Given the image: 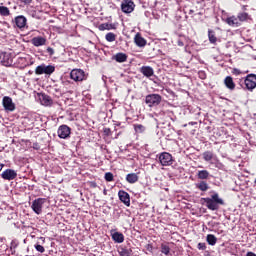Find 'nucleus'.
Masks as SVG:
<instances>
[{
  "label": "nucleus",
  "mask_w": 256,
  "mask_h": 256,
  "mask_svg": "<svg viewBox=\"0 0 256 256\" xmlns=\"http://www.w3.org/2000/svg\"><path fill=\"white\" fill-rule=\"evenodd\" d=\"M202 201H204L205 206L210 211H219V205H225V201H223V198L219 197L217 192H215L210 198H202Z\"/></svg>",
  "instance_id": "nucleus-1"
},
{
  "label": "nucleus",
  "mask_w": 256,
  "mask_h": 256,
  "mask_svg": "<svg viewBox=\"0 0 256 256\" xmlns=\"http://www.w3.org/2000/svg\"><path fill=\"white\" fill-rule=\"evenodd\" d=\"M244 83L245 89L248 91H253L256 88V75L255 74H248L245 79H240V85Z\"/></svg>",
  "instance_id": "nucleus-2"
},
{
  "label": "nucleus",
  "mask_w": 256,
  "mask_h": 256,
  "mask_svg": "<svg viewBox=\"0 0 256 256\" xmlns=\"http://www.w3.org/2000/svg\"><path fill=\"white\" fill-rule=\"evenodd\" d=\"M53 73H55V66L46 65L45 63H42L35 69L36 75H53Z\"/></svg>",
  "instance_id": "nucleus-3"
},
{
  "label": "nucleus",
  "mask_w": 256,
  "mask_h": 256,
  "mask_svg": "<svg viewBox=\"0 0 256 256\" xmlns=\"http://www.w3.org/2000/svg\"><path fill=\"white\" fill-rule=\"evenodd\" d=\"M162 100L163 97L159 94H148L145 97V103L148 107H157L158 105H161Z\"/></svg>",
  "instance_id": "nucleus-4"
},
{
  "label": "nucleus",
  "mask_w": 256,
  "mask_h": 256,
  "mask_svg": "<svg viewBox=\"0 0 256 256\" xmlns=\"http://www.w3.org/2000/svg\"><path fill=\"white\" fill-rule=\"evenodd\" d=\"M158 159L162 167H169L173 165V156L169 152L160 153Z\"/></svg>",
  "instance_id": "nucleus-5"
},
{
  "label": "nucleus",
  "mask_w": 256,
  "mask_h": 256,
  "mask_svg": "<svg viewBox=\"0 0 256 256\" xmlns=\"http://www.w3.org/2000/svg\"><path fill=\"white\" fill-rule=\"evenodd\" d=\"M45 201H47V199L38 198L32 202L31 209L36 215H41L43 213V205H45Z\"/></svg>",
  "instance_id": "nucleus-6"
},
{
  "label": "nucleus",
  "mask_w": 256,
  "mask_h": 256,
  "mask_svg": "<svg viewBox=\"0 0 256 256\" xmlns=\"http://www.w3.org/2000/svg\"><path fill=\"white\" fill-rule=\"evenodd\" d=\"M70 78L73 81L79 82V81H85L86 76H85V71L81 70V69H73L70 72Z\"/></svg>",
  "instance_id": "nucleus-7"
},
{
  "label": "nucleus",
  "mask_w": 256,
  "mask_h": 256,
  "mask_svg": "<svg viewBox=\"0 0 256 256\" xmlns=\"http://www.w3.org/2000/svg\"><path fill=\"white\" fill-rule=\"evenodd\" d=\"M2 105H3L4 109L8 112L15 111V103H13V99L9 96L3 97Z\"/></svg>",
  "instance_id": "nucleus-8"
},
{
  "label": "nucleus",
  "mask_w": 256,
  "mask_h": 256,
  "mask_svg": "<svg viewBox=\"0 0 256 256\" xmlns=\"http://www.w3.org/2000/svg\"><path fill=\"white\" fill-rule=\"evenodd\" d=\"M123 13H133L135 11V3L133 0H124L121 4Z\"/></svg>",
  "instance_id": "nucleus-9"
},
{
  "label": "nucleus",
  "mask_w": 256,
  "mask_h": 256,
  "mask_svg": "<svg viewBox=\"0 0 256 256\" xmlns=\"http://www.w3.org/2000/svg\"><path fill=\"white\" fill-rule=\"evenodd\" d=\"M57 133L60 139H68L71 135V128L67 125H61L59 126Z\"/></svg>",
  "instance_id": "nucleus-10"
},
{
  "label": "nucleus",
  "mask_w": 256,
  "mask_h": 256,
  "mask_svg": "<svg viewBox=\"0 0 256 256\" xmlns=\"http://www.w3.org/2000/svg\"><path fill=\"white\" fill-rule=\"evenodd\" d=\"M1 177L4 181H13L17 179V171L8 168L1 173Z\"/></svg>",
  "instance_id": "nucleus-11"
},
{
  "label": "nucleus",
  "mask_w": 256,
  "mask_h": 256,
  "mask_svg": "<svg viewBox=\"0 0 256 256\" xmlns=\"http://www.w3.org/2000/svg\"><path fill=\"white\" fill-rule=\"evenodd\" d=\"M14 27L18 29H25L27 27V18L23 15L14 18Z\"/></svg>",
  "instance_id": "nucleus-12"
},
{
  "label": "nucleus",
  "mask_w": 256,
  "mask_h": 256,
  "mask_svg": "<svg viewBox=\"0 0 256 256\" xmlns=\"http://www.w3.org/2000/svg\"><path fill=\"white\" fill-rule=\"evenodd\" d=\"M118 197L120 201H122V203L126 205V207H129V205H131V197L129 196V193H127L126 191L120 190L118 192Z\"/></svg>",
  "instance_id": "nucleus-13"
},
{
  "label": "nucleus",
  "mask_w": 256,
  "mask_h": 256,
  "mask_svg": "<svg viewBox=\"0 0 256 256\" xmlns=\"http://www.w3.org/2000/svg\"><path fill=\"white\" fill-rule=\"evenodd\" d=\"M39 99L41 105H44V107H51V105H53V99L47 94H40Z\"/></svg>",
  "instance_id": "nucleus-14"
},
{
  "label": "nucleus",
  "mask_w": 256,
  "mask_h": 256,
  "mask_svg": "<svg viewBox=\"0 0 256 256\" xmlns=\"http://www.w3.org/2000/svg\"><path fill=\"white\" fill-rule=\"evenodd\" d=\"M224 21L230 27H241V24L239 22V18L237 16L227 17Z\"/></svg>",
  "instance_id": "nucleus-15"
},
{
  "label": "nucleus",
  "mask_w": 256,
  "mask_h": 256,
  "mask_svg": "<svg viewBox=\"0 0 256 256\" xmlns=\"http://www.w3.org/2000/svg\"><path fill=\"white\" fill-rule=\"evenodd\" d=\"M31 43L34 47H43V45L47 43V39L45 37L37 36L32 38Z\"/></svg>",
  "instance_id": "nucleus-16"
},
{
  "label": "nucleus",
  "mask_w": 256,
  "mask_h": 256,
  "mask_svg": "<svg viewBox=\"0 0 256 256\" xmlns=\"http://www.w3.org/2000/svg\"><path fill=\"white\" fill-rule=\"evenodd\" d=\"M140 73L144 75V77H153L155 75V70L151 66H142L140 68Z\"/></svg>",
  "instance_id": "nucleus-17"
},
{
  "label": "nucleus",
  "mask_w": 256,
  "mask_h": 256,
  "mask_svg": "<svg viewBox=\"0 0 256 256\" xmlns=\"http://www.w3.org/2000/svg\"><path fill=\"white\" fill-rule=\"evenodd\" d=\"M134 43L137 47H145V45H147V40H145L140 33H137L134 37Z\"/></svg>",
  "instance_id": "nucleus-18"
},
{
  "label": "nucleus",
  "mask_w": 256,
  "mask_h": 256,
  "mask_svg": "<svg viewBox=\"0 0 256 256\" xmlns=\"http://www.w3.org/2000/svg\"><path fill=\"white\" fill-rule=\"evenodd\" d=\"M224 85L229 89V91H235V82L233 81V77L227 76L224 79Z\"/></svg>",
  "instance_id": "nucleus-19"
},
{
  "label": "nucleus",
  "mask_w": 256,
  "mask_h": 256,
  "mask_svg": "<svg viewBox=\"0 0 256 256\" xmlns=\"http://www.w3.org/2000/svg\"><path fill=\"white\" fill-rule=\"evenodd\" d=\"M237 17H238V21H239L240 25L242 23H245V21H249V19H251V16H249V13L244 12V11L239 12Z\"/></svg>",
  "instance_id": "nucleus-20"
},
{
  "label": "nucleus",
  "mask_w": 256,
  "mask_h": 256,
  "mask_svg": "<svg viewBox=\"0 0 256 256\" xmlns=\"http://www.w3.org/2000/svg\"><path fill=\"white\" fill-rule=\"evenodd\" d=\"M1 63L5 67H11V65H13V59L9 54H4L2 57Z\"/></svg>",
  "instance_id": "nucleus-21"
},
{
  "label": "nucleus",
  "mask_w": 256,
  "mask_h": 256,
  "mask_svg": "<svg viewBox=\"0 0 256 256\" xmlns=\"http://www.w3.org/2000/svg\"><path fill=\"white\" fill-rule=\"evenodd\" d=\"M112 239L115 243H123L125 236L121 232H114L112 233Z\"/></svg>",
  "instance_id": "nucleus-22"
},
{
  "label": "nucleus",
  "mask_w": 256,
  "mask_h": 256,
  "mask_svg": "<svg viewBox=\"0 0 256 256\" xmlns=\"http://www.w3.org/2000/svg\"><path fill=\"white\" fill-rule=\"evenodd\" d=\"M126 181L127 183H130V184L137 183V181H139V175H137V173L127 174Z\"/></svg>",
  "instance_id": "nucleus-23"
},
{
  "label": "nucleus",
  "mask_w": 256,
  "mask_h": 256,
  "mask_svg": "<svg viewBox=\"0 0 256 256\" xmlns=\"http://www.w3.org/2000/svg\"><path fill=\"white\" fill-rule=\"evenodd\" d=\"M113 59H115V61H117V63H125V61H127V54L125 53H117Z\"/></svg>",
  "instance_id": "nucleus-24"
},
{
  "label": "nucleus",
  "mask_w": 256,
  "mask_h": 256,
  "mask_svg": "<svg viewBox=\"0 0 256 256\" xmlns=\"http://www.w3.org/2000/svg\"><path fill=\"white\" fill-rule=\"evenodd\" d=\"M208 39L212 45H217V36H215V31L208 30Z\"/></svg>",
  "instance_id": "nucleus-25"
},
{
  "label": "nucleus",
  "mask_w": 256,
  "mask_h": 256,
  "mask_svg": "<svg viewBox=\"0 0 256 256\" xmlns=\"http://www.w3.org/2000/svg\"><path fill=\"white\" fill-rule=\"evenodd\" d=\"M99 29L100 31H111V29H116V26L115 24L104 23L99 26Z\"/></svg>",
  "instance_id": "nucleus-26"
},
{
  "label": "nucleus",
  "mask_w": 256,
  "mask_h": 256,
  "mask_svg": "<svg viewBox=\"0 0 256 256\" xmlns=\"http://www.w3.org/2000/svg\"><path fill=\"white\" fill-rule=\"evenodd\" d=\"M202 157L204 159V161L208 162L211 161L212 159L215 158V155L213 154V152L211 151H205L203 154H202Z\"/></svg>",
  "instance_id": "nucleus-27"
},
{
  "label": "nucleus",
  "mask_w": 256,
  "mask_h": 256,
  "mask_svg": "<svg viewBox=\"0 0 256 256\" xmlns=\"http://www.w3.org/2000/svg\"><path fill=\"white\" fill-rule=\"evenodd\" d=\"M206 241L208 243V245H216L217 244V237H215V235L213 234H208L206 236Z\"/></svg>",
  "instance_id": "nucleus-28"
},
{
  "label": "nucleus",
  "mask_w": 256,
  "mask_h": 256,
  "mask_svg": "<svg viewBox=\"0 0 256 256\" xmlns=\"http://www.w3.org/2000/svg\"><path fill=\"white\" fill-rule=\"evenodd\" d=\"M0 15L2 17H9L11 15V11L7 6H0Z\"/></svg>",
  "instance_id": "nucleus-29"
},
{
  "label": "nucleus",
  "mask_w": 256,
  "mask_h": 256,
  "mask_svg": "<svg viewBox=\"0 0 256 256\" xmlns=\"http://www.w3.org/2000/svg\"><path fill=\"white\" fill-rule=\"evenodd\" d=\"M197 177L198 179H202V180L209 179V171L199 170L197 173Z\"/></svg>",
  "instance_id": "nucleus-30"
},
{
  "label": "nucleus",
  "mask_w": 256,
  "mask_h": 256,
  "mask_svg": "<svg viewBox=\"0 0 256 256\" xmlns=\"http://www.w3.org/2000/svg\"><path fill=\"white\" fill-rule=\"evenodd\" d=\"M197 189L199 191H208L209 190V184L205 181H201L200 183L196 184Z\"/></svg>",
  "instance_id": "nucleus-31"
},
{
  "label": "nucleus",
  "mask_w": 256,
  "mask_h": 256,
  "mask_svg": "<svg viewBox=\"0 0 256 256\" xmlns=\"http://www.w3.org/2000/svg\"><path fill=\"white\" fill-rule=\"evenodd\" d=\"M105 39L108 41V43H113V41L117 39V35H115L113 32H109L106 34Z\"/></svg>",
  "instance_id": "nucleus-32"
},
{
  "label": "nucleus",
  "mask_w": 256,
  "mask_h": 256,
  "mask_svg": "<svg viewBox=\"0 0 256 256\" xmlns=\"http://www.w3.org/2000/svg\"><path fill=\"white\" fill-rule=\"evenodd\" d=\"M118 253H119L120 256H131L132 251H131V249L120 248L118 250Z\"/></svg>",
  "instance_id": "nucleus-33"
},
{
  "label": "nucleus",
  "mask_w": 256,
  "mask_h": 256,
  "mask_svg": "<svg viewBox=\"0 0 256 256\" xmlns=\"http://www.w3.org/2000/svg\"><path fill=\"white\" fill-rule=\"evenodd\" d=\"M145 126L143 124H134V131L136 133H145Z\"/></svg>",
  "instance_id": "nucleus-34"
},
{
  "label": "nucleus",
  "mask_w": 256,
  "mask_h": 256,
  "mask_svg": "<svg viewBox=\"0 0 256 256\" xmlns=\"http://www.w3.org/2000/svg\"><path fill=\"white\" fill-rule=\"evenodd\" d=\"M185 41H187V37L179 36V38L177 40L178 47H185Z\"/></svg>",
  "instance_id": "nucleus-35"
},
{
  "label": "nucleus",
  "mask_w": 256,
  "mask_h": 256,
  "mask_svg": "<svg viewBox=\"0 0 256 256\" xmlns=\"http://www.w3.org/2000/svg\"><path fill=\"white\" fill-rule=\"evenodd\" d=\"M170 251H171V248H169L167 244L161 245V253H163L164 255H169Z\"/></svg>",
  "instance_id": "nucleus-36"
},
{
  "label": "nucleus",
  "mask_w": 256,
  "mask_h": 256,
  "mask_svg": "<svg viewBox=\"0 0 256 256\" xmlns=\"http://www.w3.org/2000/svg\"><path fill=\"white\" fill-rule=\"evenodd\" d=\"M104 178H105V181H108V182L113 181V179H114L113 173H111V172L105 173Z\"/></svg>",
  "instance_id": "nucleus-37"
},
{
  "label": "nucleus",
  "mask_w": 256,
  "mask_h": 256,
  "mask_svg": "<svg viewBox=\"0 0 256 256\" xmlns=\"http://www.w3.org/2000/svg\"><path fill=\"white\" fill-rule=\"evenodd\" d=\"M35 249L38 251V253H45V248L41 246V244H36Z\"/></svg>",
  "instance_id": "nucleus-38"
},
{
  "label": "nucleus",
  "mask_w": 256,
  "mask_h": 256,
  "mask_svg": "<svg viewBox=\"0 0 256 256\" xmlns=\"http://www.w3.org/2000/svg\"><path fill=\"white\" fill-rule=\"evenodd\" d=\"M197 249H199V251H205V249H207V244L200 242L197 245Z\"/></svg>",
  "instance_id": "nucleus-39"
},
{
  "label": "nucleus",
  "mask_w": 256,
  "mask_h": 256,
  "mask_svg": "<svg viewBox=\"0 0 256 256\" xmlns=\"http://www.w3.org/2000/svg\"><path fill=\"white\" fill-rule=\"evenodd\" d=\"M198 77L199 79H207V74L205 73V71L201 70L198 72Z\"/></svg>",
  "instance_id": "nucleus-40"
},
{
  "label": "nucleus",
  "mask_w": 256,
  "mask_h": 256,
  "mask_svg": "<svg viewBox=\"0 0 256 256\" xmlns=\"http://www.w3.org/2000/svg\"><path fill=\"white\" fill-rule=\"evenodd\" d=\"M47 53H48L49 55H55V50H54L53 48H51V47H48V48H47Z\"/></svg>",
  "instance_id": "nucleus-41"
},
{
  "label": "nucleus",
  "mask_w": 256,
  "mask_h": 256,
  "mask_svg": "<svg viewBox=\"0 0 256 256\" xmlns=\"http://www.w3.org/2000/svg\"><path fill=\"white\" fill-rule=\"evenodd\" d=\"M33 149H35L36 151H39V149H41V147L39 146V143L35 142L32 145Z\"/></svg>",
  "instance_id": "nucleus-42"
},
{
  "label": "nucleus",
  "mask_w": 256,
  "mask_h": 256,
  "mask_svg": "<svg viewBox=\"0 0 256 256\" xmlns=\"http://www.w3.org/2000/svg\"><path fill=\"white\" fill-rule=\"evenodd\" d=\"M21 3H24V5H30L33 0H19Z\"/></svg>",
  "instance_id": "nucleus-43"
},
{
  "label": "nucleus",
  "mask_w": 256,
  "mask_h": 256,
  "mask_svg": "<svg viewBox=\"0 0 256 256\" xmlns=\"http://www.w3.org/2000/svg\"><path fill=\"white\" fill-rule=\"evenodd\" d=\"M216 167H217L218 169H221V167H223V164H221V163L217 160V162H216Z\"/></svg>",
  "instance_id": "nucleus-44"
},
{
  "label": "nucleus",
  "mask_w": 256,
  "mask_h": 256,
  "mask_svg": "<svg viewBox=\"0 0 256 256\" xmlns=\"http://www.w3.org/2000/svg\"><path fill=\"white\" fill-rule=\"evenodd\" d=\"M104 133H106L107 135H109V133H111V129L106 128V129L104 130Z\"/></svg>",
  "instance_id": "nucleus-45"
},
{
  "label": "nucleus",
  "mask_w": 256,
  "mask_h": 256,
  "mask_svg": "<svg viewBox=\"0 0 256 256\" xmlns=\"http://www.w3.org/2000/svg\"><path fill=\"white\" fill-rule=\"evenodd\" d=\"M234 73H236V75H239L241 73V70L239 69H234Z\"/></svg>",
  "instance_id": "nucleus-46"
},
{
  "label": "nucleus",
  "mask_w": 256,
  "mask_h": 256,
  "mask_svg": "<svg viewBox=\"0 0 256 256\" xmlns=\"http://www.w3.org/2000/svg\"><path fill=\"white\" fill-rule=\"evenodd\" d=\"M246 256H256V254L253 253V252H248V253L246 254Z\"/></svg>",
  "instance_id": "nucleus-47"
},
{
  "label": "nucleus",
  "mask_w": 256,
  "mask_h": 256,
  "mask_svg": "<svg viewBox=\"0 0 256 256\" xmlns=\"http://www.w3.org/2000/svg\"><path fill=\"white\" fill-rule=\"evenodd\" d=\"M3 167H5V164L0 162V171H3Z\"/></svg>",
  "instance_id": "nucleus-48"
},
{
  "label": "nucleus",
  "mask_w": 256,
  "mask_h": 256,
  "mask_svg": "<svg viewBox=\"0 0 256 256\" xmlns=\"http://www.w3.org/2000/svg\"><path fill=\"white\" fill-rule=\"evenodd\" d=\"M104 195H107V190H104Z\"/></svg>",
  "instance_id": "nucleus-49"
},
{
  "label": "nucleus",
  "mask_w": 256,
  "mask_h": 256,
  "mask_svg": "<svg viewBox=\"0 0 256 256\" xmlns=\"http://www.w3.org/2000/svg\"><path fill=\"white\" fill-rule=\"evenodd\" d=\"M243 9H245V6H243Z\"/></svg>",
  "instance_id": "nucleus-50"
}]
</instances>
